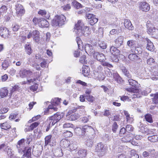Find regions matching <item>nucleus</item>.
Instances as JSON below:
<instances>
[{"mask_svg": "<svg viewBox=\"0 0 158 158\" xmlns=\"http://www.w3.org/2000/svg\"><path fill=\"white\" fill-rule=\"evenodd\" d=\"M34 150V147L33 148V151L32 153L36 157H38L40 154H41V152L40 151L36 150Z\"/></svg>", "mask_w": 158, "mask_h": 158, "instance_id": "e2e57ef3", "label": "nucleus"}, {"mask_svg": "<svg viewBox=\"0 0 158 158\" xmlns=\"http://www.w3.org/2000/svg\"><path fill=\"white\" fill-rule=\"evenodd\" d=\"M0 35L4 38H8L10 35V33L9 30L5 27H0Z\"/></svg>", "mask_w": 158, "mask_h": 158, "instance_id": "f8f14e48", "label": "nucleus"}, {"mask_svg": "<svg viewBox=\"0 0 158 158\" xmlns=\"http://www.w3.org/2000/svg\"><path fill=\"white\" fill-rule=\"evenodd\" d=\"M32 148L29 147L25 152L26 156L28 158H31Z\"/></svg>", "mask_w": 158, "mask_h": 158, "instance_id": "09e8293b", "label": "nucleus"}, {"mask_svg": "<svg viewBox=\"0 0 158 158\" xmlns=\"http://www.w3.org/2000/svg\"><path fill=\"white\" fill-rule=\"evenodd\" d=\"M129 84L133 87H136L137 82L132 79H129L128 80Z\"/></svg>", "mask_w": 158, "mask_h": 158, "instance_id": "8fccbe9b", "label": "nucleus"}, {"mask_svg": "<svg viewBox=\"0 0 158 158\" xmlns=\"http://www.w3.org/2000/svg\"><path fill=\"white\" fill-rule=\"evenodd\" d=\"M128 58L130 60L133 61L137 59L138 56L135 54L131 53L129 55Z\"/></svg>", "mask_w": 158, "mask_h": 158, "instance_id": "a18cd8bd", "label": "nucleus"}, {"mask_svg": "<svg viewBox=\"0 0 158 158\" xmlns=\"http://www.w3.org/2000/svg\"><path fill=\"white\" fill-rule=\"evenodd\" d=\"M103 67L101 66H99L97 69L93 71V76L94 78L99 81H102L105 78V74L102 72Z\"/></svg>", "mask_w": 158, "mask_h": 158, "instance_id": "f03ea898", "label": "nucleus"}, {"mask_svg": "<svg viewBox=\"0 0 158 158\" xmlns=\"http://www.w3.org/2000/svg\"><path fill=\"white\" fill-rule=\"evenodd\" d=\"M77 153L80 157H85L87 155V151L85 149H80L77 152Z\"/></svg>", "mask_w": 158, "mask_h": 158, "instance_id": "7c9ffc66", "label": "nucleus"}, {"mask_svg": "<svg viewBox=\"0 0 158 158\" xmlns=\"http://www.w3.org/2000/svg\"><path fill=\"white\" fill-rule=\"evenodd\" d=\"M33 72L29 69H27L24 68L21 69L19 71V74L22 78L29 77L32 75Z\"/></svg>", "mask_w": 158, "mask_h": 158, "instance_id": "423d86ee", "label": "nucleus"}, {"mask_svg": "<svg viewBox=\"0 0 158 158\" xmlns=\"http://www.w3.org/2000/svg\"><path fill=\"white\" fill-rule=\"evenodd\" d=\"M123 37L120 35L114 41V46L119 48L123 45Z\"/></svg>", "mask_w": 158, "mask_h": 158, "instance_id": "dca6fc26", "label": "nucleus"}, {"mask_svg": "<svg viewBox=\"0 0 158 158\" xmlns=\"http://www.w3.org/2000/svg\"><path fill=\"white\" fill-rule=\"evenodd\" d=\"M86 16L88 19H89V23L91 26H94L98 21V19L94 14L90 13L86 14Z\"/></svg>", "mask_w": 158, "mask_h": 158, "instance_id": "9b49d317", "label": "nucleus"}, {"mask_svg": "<svg viewBox=\"0 0 158 158\" xmlns=\"http://www.w3.org/2000/svg\"><path fill=\"white\" fill-rule=\"evenodd\" d=\"M9 65V64L8 61L6 60H4L2 64V68L4 70L6 69Z\"/></svg>", "mask_w": 158, "mask_h": 158, "instance_id": "13d9d810", "label": "nucleus"}, {"mask_svg": "<svg viewBox=\"0 0 158 158\" xmlns=\"http://www.w3.org/2000/svg\"><path fill=\"white\" fill-rule=\"evenodd\" d=\"M15 6L16 14L17 16L21 17L25 14V9L22 5L18 4L16 5Z\"/></svg>", "mask_w": 158, "mask_h": 158, "instance_id": "0eeeda50", "label": "nucleus"}, {"mask_svg": "<svg viewBox=\"0 0 158 158\" xmlns=\"http://www.w3.org/2000/svg\"><path fill=\"white\" fill-rule=\"evenodd\" d=\"M60 99H53L51 101L52 105L48 106V108L49 109H53L54 111H56L57 110V108L56 106L59 104Z\"/></svg>", "mask_w": 158, "mask_h": 158, "instance_id": "4468645a", "label": "nucleus"}, {"mask_svg": "<svg viewBox=\"0 0 158 158\" xmlns=\"http://www.w3.org/2000/svg\"><path fill=\"white\" fill-rule=\"evenodd\" d=\"M0 126L1 129L6 130L9 129L11 127L10 123L7 122L1 123Z\"/></svg>", "mask_w": 158, "mask_h": 158, "instance_id": "473e14b6", "label": "nucleus"}, {"mask_svg": "<svg viewBox=\"0 0 158 158\" xmlns=\"http://www.w3.org/2000/svg\"><path fill=\"white\" fill-rule=\"evenodd\" d=\"M33 39L36 42H38L40 40V33L37 30H34L32 31Z\"/></svg>", "mask_w": 158, "mask_h": 158, "instance_id": "5701e85b", "label": "nucleus"}, {"mask_svg": "<svg viewBox=\"0 0 158 158\" xmlns=\"http://www.w3.org/2000/svg\"><path fill=\"white\" fill-rule=\"evenodd\" d=\"M38 88V85L35 83L30 86V89L33 91H35L37 90Z\"/></svg>", "mask_w": 158, "mask_h": 158, "instance_id": "bf43d9fd", "label": "nucleus"}, {"mask_svg": "<svg viewBox=\"0 0 158 158\" xmlns=\"http://www.w3.org/2000/svg\"><path fill=\"white\" fill-rule=\"evenodd\" d=\"M67 119L68 120H75L79 118V115L78 114H76L74 113L70 115H68V113L66 114Z\"/></svg>", "mask_w": 158, "mask_h": 158, "instance_id": "a878e982", "label": "nucleus"}, {"mask_svg": "<svg viewBox=\"0 0 158 158\" xmlns=\"http://www.w3.org/2000/svg\"><path fill=\"white\" fill-rule=\"evenodd\" d=\"M156 130L155 129H148L147 128L146 129V130L144 131L146 132L145 133H147L148 135H154L156 134Z\"/></svg>", "mask_w": 158, "mask_h": 158, "instance_id": "ea45409f", "label": "nucleus"}, {"mask_svg": "<svg viewBox=\"0 0 158 158\" xmlns=\"http://www.w3.org/2000/svg\"><path fill=\"white\" fill-rule=\"evenodd\" d=\"M41 20V18L35 17L33 19L32 22L34 25L39 26Z\"/></svg>", "mask_w": 158, "mask_h": 158, "instance_id": "37998d69", "label": "nucleus"}, {"mask_svg": "<svg viewBox=\"0 0 158 158\" xmlns=\"http://www.w3.org/2000/svg\"><path fill=\"white\" fill-rule=\"evenodd\" d=\"M130 158H139V155L135 150H131L130 152Z\"/></svg>", "mask_w": 158, "mask_h": 158, "instance_id": "79ce46f5", "label": "nucleus"}, {"mask_svg": "<svg viewBox=\"0 0 158 158\" xmlns=\"http://www.w3.org/2000/svg\"><path fill=\"white\" fill-rule=\"evenodd\" d=\"M86 145L89 147H91L93 144V142L92 139H88L86 143Z\"/></svg>", "mask_w": 158, "mask_h": 158, "instance_id": "0e129e2a", "label": "nucleus"}, {"mask_svg": "<svg viewBox=\"0 0 158 158\" xmlns=\"http://www.w3.org/2000/svg\"><path fill=\"white\" fill-rule=\"evenodd\" d=\"M38 14L47 19H49L50 17V14L45 9H40L38 12Z\"/></svg>", "mask_w": 158, "mask_h": 158, "instance_id": "f3484780", "label": "nucleus"}, {"mask_svg": "<svg viewBox=\"0 0 158 158\" xmlns=\"http://www.w3.org/2000/svg\"><path fill=\"white\" fill-rule=\"evenodd\" d=\"M52 135H49L46 136L45 138V145L46 146L51 142Z\"/></svg>", "mask_w": 158, "mask_h": 158, "instance_id": "49530a36", "label": "nucleus"}, {"mask_svg": "<svg viewBox=\"0 0 158 158\" xmlns=\"http://www.w3.org/2000/svg\"><path fill=\"white\" fill-rule=\"evenodd\" d=\"M61 7L65 11H68L71 8V6L70 4H68L66 5L62 6Z\"/></svg>", "mask_w": 158, "mask_h": 158, "instance_id": "5fc2aeb1", "label": "nucleus"}, {"mask_svg": "<svg viewBox=\"0 0 158 158\" xmlns=\"http://www.w3.org/2000/svg\"><path fill=\"white\" fill-rule=\"evenodd\" d=\"M113 147L115 148L118 146L120 144V142L119 139H116L114 140Z\"/></svg>", "mask_w": 158, "mask_h": 158, "instance_id": "774afa93", "label": "nucleus"}, {"mask_svg": "<svg viewBox=\"0 0 158 158\" xmlns=\"http://www.w3.org/2000/svg\"><path fill=\"white\" fill-rule=\"evenodd\" d=\"M8 94V90L6 87L1 88L0 89V96L1 98H4L7 96Z\"/></svg>", "mask_w": 158, "mask_h": 158, "instance_id": "b1692460", "label": "nucleus"}, {"mask_svg": "<svg viewBox=\"0 0 158 158\" xmlns=\"http://www.w3.org/2000/svg\"><path fill=\"white\" fill-rule=\"evenodd\" d=\"M135 44V41L132 40H129L127 42V45L130 47L134 46Z\"/></svg>", "mask_w": 158, "mask_h": 158, "instance_id": "338daca9", "label": "nucleus"}, {"mask_svg": "<svg viewBox=\"0 0 158 158\" xmlns=\"http://www.w3.org/2000/svg\"><path fill=\"white\" fill-rule=\"evenodd\" d=\"M127 133H131L134 130V128L131 125H127L125 127Z\"/></svg>", "mask_w": 158, "mask_h": 158, "instance_id": "58836bf2", "label": "nucleus"}, {"mask_svg": "<svg viewBox=\"0 0 158 158\" xmlns=\"http://www.w3.org/2000/svg\"><path fill=\"white\" fill-rule=\"evenodd\" d=\"M90 70L89 66L83 65L82 67V73L85 77H88L90 74Z\"/></svg>", "mask_w": 158, "mask_h": 158, "instance_id": "4be33fe9", "label": "nucleus"}, {"mask_svg": "<svg viewBox=\"0 0 158 158\" xmlns=\"http://www.w3.org/2000/svg\"><path fill=\"white\" fill-rule=\"evenodd\" d=\"M25 143V140L23 139H21L18 142L16 147L19 152H22L25 153L24 151L26 150Z\"/></svg>", "mask_w": 158, "mask_h": 158, "instance_id": "1a4fd4ad", "label": "nucleus"}, {"mask_svg": "<svg viewBox=\"0 0 158 158\" xmlns=\"http://www.w3.org/2000/svg\"><path fill=\"white\" fill-rule=\"evenodd\" d=\"M146 40L147 42L146 47L147 49L151 51H153L154 49V47L153 44L148 39H147Z\"/></svg>", "mask_w": 158, "mask_h": 158, "instance_id": "bb28decb", "label": "nucleus"}, {"mask_svg": "<svg viewBox=\"0 0 158 158\" xmlns=\"http://www.w3.org/2000/svg\"><path fill=\"white\" fill-rule=\"evenodd\" d=\"M139 8L143 11L147 12L150 9V6L146 2H141L139 3Z\"/></svg>", "mask_w": 158, "mask_h": 158, "instance_id": "ddd939ff", "label": "nucleus"}, {"mask_svg": "<svg viewBox=\"0 0 158 158\" xmlns=\"http://www.w3.org/2000/svg\"><path fill=\"white\" fill-rule=\"evenodd\" d=\"M84 26V24L82 20H80L77 21V23L75 24L74 27V30L77 34L78 35L80 34Z\"/></svg>", "mask_w": 158, "mask_h": 158, "instance_id": "6e6552de", "label": "nucleus"}, {"mask_svg": "<svg viewBox=\"0 0 158 158\" xmlns=\"http://www.w3.org/2000/svg\"><path fill=\"white\" fill-rule=\"evenodd\" d=\"M122 71L124 75L128 78H131V75L130 73L129 72L125 67L123 68Z\"/></svg>", "mask_w": 158, "mask_h": 158, "instance_id": "e433bc0d", "label": "nucleus"}, {"mask_svg": "<svg viewBox=\"0 0 158 158\" xmlns=\"http://www.w3.org/2000/svg\"><path fill=\"white\" fill-rule=\"evenodd\" d=\"M98 44L99 47L102 49H105L107 47V45L104 42L99 41Z\"/></svg>", "mask_w": 158, "mask_h": 158, "instance_id": "de8ad7c7", "label": "nucleus"}, {"mask_svg": "<svg viewBox=\"0 0 158 158\" xmlns=\"http://www.w3.org/2000/svg\"><path fill=\"white\" fill-rule=\"evenodd\" d=\"M148 140L152 142H156L158 141V135H154L148 137Z\"/></svg>", "mask_w": 158, "mask_h": 158, "instance_id": "72a5a7b5", "label": "nucleus"}, {"mask_svg": "<svg viewBox=\"0 0 158 158\" xmlns=\"http://www.w3.org/2000/svg\"><path fill=\"white\" fill-rule=\"evenodd\" d=\"M63 135L65 137H70L73 135V133L70 131H67L64 133Z\"/></svg>", "mask_w": 158, "mask_h": 158, "instance_id": "6e6d98bb", "label": "nucleus"}, {"mask_svg": "<svg viewBox=\"0 0 158 158\" xmlns=\"http://www.w3.org/2000/svg\"><path fill=\"white\" fill-rule=\"evenodd\" d=\"M70 142L66 139L62 140L60 142V145L63 147L66 148L69 147Z\"/></svg>", "mask_w": 158, "mask_h": 158, "instance_id": "2f4dec72", "label": "nucleus"}, {"mask_svg": "<svg viewBox=\"0 0 158 158\" xmlns=\"http://www.w3.org/2000/svg\"><path fill=\"white\" fill-rule=\"evenodd\" d=\"M85 50L87 54L90 53L93 50V47L91 44H86L85 45Z\"/></svg>", "mask_w": 158, "mask_h": 158, "instance_id": "f704fd0d", "label": "nucleus"}, {"mask_svg": "<svg viewBox=\"0 0 158 158\" xmlns=\"http://www.w3.org/2000/svg\"><path fill=\"white\" fill-rule=\"evenodd\" d=\"M86 59V56L85 55H83L80 57L79 61L82 64H85L87 63V60Z\"/></svg>", "mask_w": 158, "mask_h": 158, "instance_id": "3c124183", "label": "nucleus"}, {"mask_svg": "<svg viewBox=\"0 0 158 158\" xmlns=\"http://www.w3.org/2000/svg\"><path fill=\"white\" fill-rule=\"evenodd\" d=\"M66 19L65 16L63 14L57 15L52 21V25L55 27H61L64 24Z\"/></svg>", "mask_w": 158, "mask_h": 158, "instance_id": "f257e3e1", "label": "nucleus"}, {"mask_svg": "<svg viewBox=\"0 0 158 158\" xmlns=\"http://www.w3.org/2000/svg\"><path fill=\"white\" fill-rule=\"evenodd\" d=\"M144 117L146 121L151 123H153L152 118L151 114H147L145 115Z\"/></svg>", "mask_w": 158, "mask_h": 158, "instance_id": "4c0bfd02", "label": "nucleus"}, {"mask_svg": "<svg viewBox=\"0 0 158 158\" xmlns=\"http://www.w3.org/2000/svg\"><path fill=\"white\" fill-rule=\"evenodd\" d=\"M25 51L29 55H30L32 53V50L31 47V44L30 43H27L25 44Z\"/></svg>", "mask_w": 158, "mask_h": 158, "instance_id": "c756f323", "label": "nucleus"}, {"mask_svg": "<svg viewBox=\"0 0 158 158\" xmlns=\"http://www.w3.org/2000/svg\"><path fill=\"white\" fill-rule=\"evenodd\" d=\"M118 126L116 122H114L112 126V131L114 133L116 132L118 128Z\"/></svg>", "mask_w": 158, "mask_h": 158, "instance_id": "864d4df0", "label": "nucleus"}, {"mask_svg": "<svg viewBox=\"0 0 158 158\" xmlns=\"http://www.w3.org/2000/svg\"><path fill=\"white\" fill-rule=\"evenodd\" d=\"M39 123L37 122L32 123L30 126V129L32 131L34 128H35L39 125Z\"/></svg>", "mask_w": 158, "mask_h": 158, "instance_id": "680f3d73", "label": "nucleus"}, {"mask_svg": "<svg viewBox=\"0 0 158 158\" xmlns=\"http://www.w3.org/2000/svg\"><path fill=\"white\" fill-rule=\"evenodd\" d=\"M95 151L97 152L98 156L101 157L104 156L106 152V147L102 143H98L96 146Z\"/></svg>", "mask_w": 158, "mask_h": 158, "instance_id": "20e7f679", "label": "nucleus"}, {"mask_svg": "<svg viewBox=\"0 0 158 158\" xmlns=\"http://www.w3.org/2000/svg\"><path fill=\"white\" fill-rule=\"evenodd\" d=\"M73 105L71 106L70 110L68 112V115H70L71 114L77 111V110L79 109H81L83 110L84 109V106H78L76 105L73 106Z\"/></svg>", "mask_w": 158, "mask_h": 158, "instance_id": "a211bd4d", "label": "nucleus"}, {"mask_svg": "<svg viewBox=\"0 0 158 158\" xmlns=\"http://www.w3.org/2000/svg\"><path fill=\"white\" fill-rule=\"evenodd\" d=\"M94 56L100 62L105 61L106 60L105 55L102 53L95 52L94 53Z\"/></svg>", "mask_w": 158, "mask_h": 158, "instance_id": "2eb2a0df", "label": "nucleus"}, {"mask_svg": "<svg viewBox=\"0 0 158 158\" xmlns=\"http://www.w3.org/2000/svg\"><path fill=\"white\" fill-rule=\"evenodd\" d=\"M126 90L127 91L131 93H135L138 90V89L132 87L126 88Z\"/></svg>", "mask_w": 158, "mask_h": 158, "instance_id": "69168bd1", "label": "nucleus"}, {"mask_svg": "<svg viewBox=\"0 0 158 158\" xmlns=\"http://www.w3.org/2000/svg\"><path fill=\"white\" fill-rule=\"evenodd\" d=\"M127 134V132L126 131L125 127H123L120 130L119 132V136L121 137L123 136V135L125 134Z\"/></svg>", "mask_w": 158, "mask_h": 158, "instance_id": "603ef678", "label": "nucleus"}, {"mask_svg": "<svg viewBox=\"0 0 158 158\" xmlns=\"http://www.w3.org/2000/svg\"><path fill=\"white\" fill-rule=\"evenodd\" d=\"M53 153L55 156L59 157H62L63 154L62 149L60 148H57L55 149Z\"/></svg>", "mask_w": 158, "mask_h": 158, "instance_id": "cd10ccee", "label": "nucleus"}, {"mask_svg": "<svg viewBox=\"0 0 158 158\" xmlns=\"http://www.w3.org/2000/svg\"><path fill=\"white\" fill-rule=\"evenodd\" d=\"M61 118V116L59 113H56L52 116L49 117L47 120H50L51 122V126L54 125L55 123L58 122Z\"/></svg>", "mask_w": 158, "mask_h": 158, "instance_id": "9d476101", "label": "nucleus"}, {"mask_svg": "<svg viewBox=\"0 0 158 158\" xmlns=\"http://www.w3.org/2000/svg\"><path fill=\"white\" fill-rule=\"evenodd\" d=\"M81 34L85 36H87L91 34V30L89 27L87 26L84 27L83 29L80 32Z\"/></svg>", "mask_w": 158, "mask_h": 158, "instance_id": "aec40b11", "label": "nucleus"}, {"mask_svg": "<svg viewBox=\"0 0 158 158\" xmlns=\"http://www.w3.org/2000/svg\"><path fill=\"white\" fill-rule=\"evenodd\" d=\"M41 21L39 25V27H47L48 26V22L45 19L41 18Z\"/></svg>", "mask_w": 158, "mask_h": 158, "instance_id": "393cba45", "label": "nucleus"}, {"mask_svg": "<svg viewBox=\"0 0 158 158\" xmlns=\"http://www.w3.org/2000/svg\"><path fill=\"white\" fill-rule=\"evenodd\" d=\"M105 61H103V62H101L102 65L104 66H107L109 68H111L113 67L112 65L107 62H105Z\"/></svg>", "mask_w": 158, "mask_h": 158, "instance_id": "052dcab7", "label": "nucleus"}, {"mask_svg": "<svg viewBox=\"0 0 158 158\" xmlns=\"http://www.w3.org/2000/svg\"><path fill=\"white\" fill-rule=\"evenodd\" d=\"M34 77H35L33 79H30L27 81V82L28 83H30L31 82H33L34 81H36L38 80L39 78L40 75L39 73V72H36L34 73Z\"/></svg>", "mask_w": 158, "mask_h": 158, "instance_id": "c85d7f7f", "label": "nucleus"}, {"mask_svg": "<svg viewBox=\"0 0 158 158\" xmlns=\"http://www.w3.org/2000/svg\"><path fill=\"white\" fill-rule=\"evenodd\" d=\"M91 93V91L88 89H87L85 92V94L84 96L83 95V98H86L87 99H92L93 97L90 95Z\"/></svg>", "mask_w": 158, "mask_h": 158, "instance_id": "c9c22d12", "label": "nucleus"}, {"mask_svg": "<svg viewBox=\"0 0 158 158\" xmlns=\"http://www.w3.org/2000/svg\"><path fill=\"white\" fill-rule=\"evenodd\" d=\"M69 147L71 150H74L77 148L76 142L74 141L69 144Z\"/></svg>", "mask_w": 158, "mask_h": 158, "instance_id": "a19ab883", "label": "nucleus"}, {"mask_svg": "<svg viewBox=\"0 0 158 158\" xmlns=\"http://www.w3.org/2000/svg\"><path fill=\"white\" fill-rule=\"evenodd\" d=\"M116 47L112 46L110 48V52L112 55L111 59L113 61H117L118 60V56L120 55V51Z\"/></svg>", "mask_w": 158, "mask_h": 158, "instance_id": "39448f33", "label": "nucleus"}, {"mask_svg": "<svg viewBox=\"0 0 158 158\" xmlns=\"http://www.w3.org/2000/svg\"><path fill=\"white\" fill-rule=\"evenodd\" d=\"M124 25L126 28L129 30H132L134 27L130 20L128 19H125L124 22Z\"/></svg>", "mask_w": 158, "mask_h": 158, "instance_id": "412c9836", "label": "nucleus"}, {"mask_svg": "<svg viewBox=\"0 0 158 158\" xmlns=\"http://www.w3.org/2000/svg\"><path fill=\"white\" fill-rule=\"evenodd\" d=\"M72 4L74 7L77 9L81 8L82 7V5L76 0H74L72 2Z\"/></svg>", "mask_w": 158, "mask_h": 158, "instance_id": "c03bdc74", "label": "nucleus"}, {"mask_svg": "<svg viewBox=\"0 0 158 158\" xmlns=\"http://www.w3.org/2000/svg\"><path fill=\"white\" fill-rule=\"evenodd\" d=\"M155 62L154 59L152 57H150L147 60V64L150 65H152Z\"/></svg>", "mask_w": 158, "mask_h": 158, "instance_id": "4d7b16f0", "label": "nucleus"}, {"mask_svg": "<svg viewBox=\"0 0 158 158\" xmlns=\"http://www.w3.org/2000/svg\"><path fill=\"white\" fill-rule=\"evenodd\" d=\"M134 135L131 133H129L122 138V141L125 143L130 142L132 140L134 139Z\"/></svg>", "mask_w": 158, "mask_h": 158, "instance_id": "6ab92c4d", "label": "nucleus"}, {"mask_svg": "<svg viewBox=\"0 0 158 158\" xmlns=\"http://www.w3.org/2000/svg\"><path fill=\"white\" fill-rule=\"evenodd\" d=\"M81 130L82 136H85L89 137L91 135H92V134L94 133V130L90 126H85L83 127Z\"/></svg>", "mask_w": 158, "mask_h": 158, "instance_id": "7ed1b4c3", "label": "nucleus"}]
</instances>
